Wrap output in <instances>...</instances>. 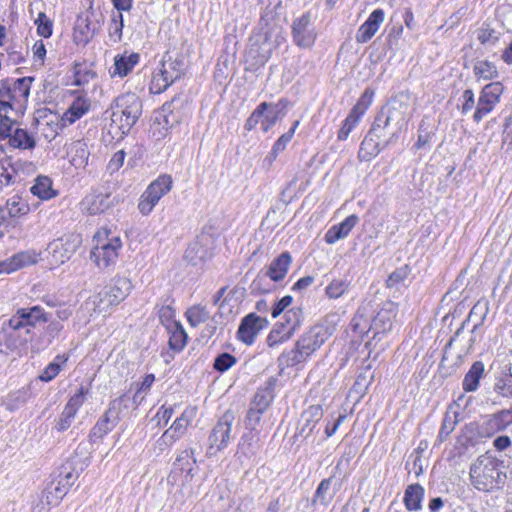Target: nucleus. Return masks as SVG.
I'll return each instance as SVG.
<instances>
[{"instance_id": "obj_1", "label": "nucleus", "mask_w": 512, "mask_h": 512, "mask_svg": "<svg viewBox=\"0 0 512 512\" xmlns=\"http://www.w3.org/2000/svg\"><path fill=\"white\" fill-rule=\"evenodd\" d=\"M90 259L101 270L115 266L123 247L120 233L116 229L101 227L93 237Z\"/></svg>"}, {"instance_id": "obj_2", "label": "nucleus", "mask_w": 512, "mask_h": 512, "mask_svg": "<svg viewBox=\"0 0 512 512\" xmlns=\"http://www.w3.org/2000/svg\"><path fill=\"white\" fill-rule=\"evenodd\" d=\"M501 464L502 462L488 453L479 456L470 468L473 486L485 492L500 488L505 479Z\"/></svg>"}, {"instance_id": "obj_3", "label": "nucleus", "mask_w": 512, "mask_h": 512, "mask_svg": "<svg viewBox=\"0 0 512 512\" xmlns=\"http://www.w3.org/2000/svg\"><path fill=\"white\" fill-rule=\"evenodd\" d=\"M110 109L112 124L126 135L142 114V101L135 93L127 92L116 97Z\"/></svg>"}, {"instance_id": "obj_4", "label": "nucleus", "mask_w": 512, "mask_h": 512, "mask_svg": "<svg viewBox=\"0 0 512 512\" xmlns=\"http://www.w3.org/2000/svg\"><path fill=\"white\" fill-rule=\"evenodd\" d=\"M403 98V96L394 98L386 108L379 112L373 123V131L392 126V135L396 136L399 132L407 129L413 110L410 107L408 98Z\"/></svg>"}, {"instance_id": "obj_5", "label": "nucleus", "mask_w": 512, "mask_h": 512, "mask_svg": "<svg viewBox=\"0 0 512 512\" xmlns=\"http://www.w3.org/2000/svg\"><path fill=\"white\" fill-rule=\"evenodd\" d=\"M33 78L5 79L0 82V112L21 110L27 103Z\"/></svg>"}, {"instance_id": "obj_6", "label": "nucleus", "mask_w": 512, "mask_h": 512, "mask_svg": "<svg viewBox=\"0 0 512 512\" xmlns=\"http://www.w3.org/2000/svg\"><path fill=\"white\" fill-rule=\"evenodd\" d=\"M288 106L289 101L285 98H281L277 103H260L246 120L245 128L252 130L261 123L263 131L267 132L286 115Z\"/></svg>"}, {"instance_id": "obj_7", "label": "nucleus", "mask_w": 512, "mask_h": 512, "mask_svg": "<svg viewBox=\"0 0 512 512\" xmlns=\"http://www.w3.org/2000/svg\"><path fill=\"white\" fill-rule=\"evenodd\" d=\"M173 187L172 177L162 174L153 180L141 194L137 208L143 216H148L160 199L168 194Z\"/></svg>"}, {"instance_id": "obj_8", "label": "nucleus", "mask_w": 512, "mask_h": 512, "mask_svg": "<svg viewBox=\"0 0 512 512\" xmlns=\"http://www.w3.org/2000/svg\"><path fill=\"white\" fill-rule=\"evenodd\" d=\"M80 245L75 235H64L54 239L47 246V260L51 268H57L71 259Z\"/></svg>"}, {"instance_id": "obj_9", "label": "nucleus", "mask_w": 512, "mask_h": 512, "mask_svg": "<svg viewBox=\"0 0 512 512\" xmlns=\"http://www.w3.org/2000/svg\"><path fill=\"white\" fill-rule=\"evenodd\" d=\"M503 92L504 86L498 81L490 82L481 89L476 104V110L473 114V120L476 123H479L495 109L500 103Z\"/></svg>"}, {"instance_id": "obj_10", "label": "nucleus", "mask_w": 512, "mask_h": 512, "mask_svg": "<svg viewBox=\"0 0 512 512\" xmlns=\"http://www.w3.org/2000/svg\"><path fill=\"white\" fill-rule=\"evenodd\" d=\"M235 421V415L232 411H226L213 427L208 441L209 451L215 453L226 448L232 439V425Z\"/></svg>"}, {"instance_id": "obj_11", "label": "nucleus", "mask_w": 512, "mask_h": 512, "mask_svg": "<svg viewBox=\"0 0 512 512\" xmlns=\"http://www.w3.org/2000/svg\"><path fill=\"white\" fill-rule=\"evenodd\" d=\"M270 35L271 33H265L264 36L258 35L250 39L247 56L254 59L255 65H264L271 57L273 50L284 40L281 33H277L275 42L271 43Z\"/></svg>"}, {"instance_id": "obj_12", "label": "nucleus", "mask_w": 512, "mask_h": 512, "mask_svg": "<svg viewBox=\"0 0 512 512\" xmlns=\"http://www.w3.org/2000/svg\"><path fill=\"white\" fill-rule=\"evenodd\" d=\"M111 193L105 189H93L80 202V208L89 215L104 213L113 206Z\"/></svg>"}, {"instance_id": "obj_13", "label": "nucleus", "mask_w": 512, "mask_h": 512, "mask_svg": "<svg viewBox=\"0 0 512 512\" xmlns=\"http://www.w3.org/2000/svg\"><path fill=\"white\" fill-rule=\"evenodd\" d=\"M292 35L295 44L299 47L309 48L315 43L317 34L311 24L310 12L304 13L293 21Z\"/></svg>"}, {"instance_id": "obj_14", "label": "nucleus", "mask_w": 512, "mask_h": 512, "mask_svg": "<svg viewBox=\"0 0 512 512\" xmlns=\"http://www.w3.org/2000/svg\"><path fill=\"white\" fill-rule=\"evenodd\" d=\"M193 450H184L180 452L173 464V470L170 479L173 482L177 481L178 476H182V485L190 483L194 477V470L196 467V460L193 457Z\"/></svg>"}, {"instance_id": "obj_15", "label": "nucleus", "mask_w": 512, "mask_h": 512, "mask_svg": "<svg viewBox=\"0 0 512 512\" xmlns=\"http://www.w3.org/2000/svg\"><path fill=\"white\" fill-rule=\"evenodd\" d=\"M128 401L129 398L125 395L113 400L110 403L109 408L106 411L104 417L100 419L94 426L92 430L93 435L97 437H103L104 435H106L113 427V425H110V423L115 422V420H117L121 407L123 405L126 406Z\"/></svg>"}, {"instance_id": "obj_16", "label": "nucleus", "mask_w": 512, "mask_h": 512, "mask_svg": "<svg viewBox=\"0 0 512 512\" xmlns=\"http://www.w3.org/2000/svg\"><path fill=\"white\" fill-rule=\"evenodd\" d=\"M330 334V329L324 326L323 323H316L297 343L299 347L307 350L311 355L326 341Z\"/></svg>"}, {"instance_id": "obj_17", "label": "nucleus", "mask_w": 512, "mask_h": 512, "mask_svg": "<svg viewBox=\"0 0 512 512\" xmlns=\"http://www.w3.org/2000/svg\"><path fill=\"white\" fill-rule=\"evenodd\" d=\"M214 303L218 305V317L220 319L230 320L235 318L239 312V302L235 297V292L229 291L227 288H221L214 300Z\"/></svg>"}, {"instance_id": "obj_18", "label": "nucleus", "mask_w": 512, "mask_h": 512, "mask_svg": "<svg viewBox=\"0 0 512 512\" xmlns=\"http://www.w3.org/2000/svg\"><path fill=\"white\" fill-rule=\"evenodd\" d=\"M384 18L385 13L382 9L372 11L367 20L358 28L355 36L356 41L358 43L368 42L377 33Z\"/></svg>"}, {"instance_id": "obj_19", "label": "nucleus", "mask_w": 512, "mask_h": 512, "mask_svg": "<svg viewBox=\"0 0 512 512\" xmlns=\"http://www.w3.org/2000/svg\"><path fill=\"white\" fill-rule=\"evenodd\" d=\"M132 288L131 281L125 277H117L104 292V298L101 302L107 301L108 304H118L124 300Z\"/></svg>"}, {"instance_id": "obj_20", "label": "nucleus", "mask_w": 512, "mask_h": 512, "mask_svg": "<svg viewBox=\"0 0 512 512\" xmlns=\"http://www.w3.org/2000/svg\"><path fill=\"white\" fill-rule=\"evenodd\" d=\"M358 222L359 217L355 214L346 217L341 223L333 225L327 230L324 236L325 242L327 244H334L346 238Z\"/></svg>"}, {"instance_id": "obj_21", "label": "nucleus", "mask_w": 512, "mask_h": 512, "mask_svg": "<svg viewBox=\"0 0 512 512\" xmlns=\"http://www.w3.org/2000/svg\"><path fill=\"white\" fill-rule=\"evenodd\" d=\"M323 417V410L319 405L308 407L301 415L298 427V434L304 438L310 436L317 423Z\"/></svg>"}, {"instance_id": "obj_22", "label": "nucleus", "mask_w": 512, "mask_h": 512, "mask_svg": "<svg viewBox=\"0 0 512 512\" xmlns=\"http://www.w3.org/2000/svg\"><path fill=\"white\" fill-rule=\"evenodd\" d=\"M90 100L85 96L76 97L68 109L63 113L61 121L64 126L72 125L89 112Z\"/></svg>"}, {"instance_id": "obj_23", "label": "nucleus", "mask_w": 512, "mask_h": 512, "mask_svg": "<svg viewBox=\"0 0 512 512\" xmlns=\"http://www.w3.org/2000/svg\"><path fill=\"white\" fill-rule=\"evenodd\" d=\"M139 61L140 55L135 52L116 55L114 58V64L111 67L109 73L112 77L123 78L134 69Z\"/></svg>"}, {"instance_id": "obj_24", "label": "nucleus", "mask_w": 512, "mask_h": 512, "mask_svg": "<svg viewBox=\"0 0 512 512\" xmlns=\"http://www.w3.org/2000/svg\"><path fill=\"white\" fill-rule=\"evenodd\" d=\"M298 324L299 322H277L267 337L268 345L273 347L290 339L296 331Z\"/></svg>"}, {"instance_id": "obj_25", "label": "nucleus", "mask_w": 512, "mask_h": 512, "mask_svg": "<svg viewBox=\"0 0 512 512\" xmlns=\"http://www.w3.org/2000/svg\"><path fill=\"white\" fill-rule=\"evenodd\" d=\"M169 334L168 345L174 353H180L186 346L188 335L180 322H168L166 326Z\"/></svg>"}, {"instance_id": "obj_26", "label": "nucleus", "mask_w": 512, "mask_h": 512, "mask_svg": "<svg viewBox=\"0 0 512 512\" xmlns=\"http://www.w3.org/2000/svg\"><path fill=\"white\" fill-rule=\"evenodd\" d=\"M291 263V255L288 252H283L271 262L266 275L274 282L281 281L285 278Z\"/></svg>"}, {"instance_id": "obj_27", "label": "nucleus", "mask_w": 512, "mask_h": 512, "mask_svg": "<svg viewBox=\"0 0 512 512\" xmlns=\"http://www.w3.org/2000/svg\"><path fill=\"white\" fill-rule=\"evenodd\" d=\"M195 414V408L185 409L183 413L178 418H176L170 428L166 430V432L173 436L175 441L179 440L186 433L188 426L191 424L193 418L195 417Z\"/></svg>"}, {"instance_id": "obj_28", "label": "nucleus", "mask_w": 512, "mask_h": 512, "mask_svg": "<svg viewBox=\"0 0 512 512\" xmlns=\"http://www.w3.org/2000/svg\"><path fill=\"white\" fill-rule=\"evenodd\" d=\"M68 154L75 168H85L88 164L90 151L85 141L78 140L71 144Z\"/></svg>"}, {"instance_id": "obj_29", "label": "nucleus", "mask_w": 512, "mask_h": 512, "mask_svg": "<svg viewBox=\"0 0 512 512\" xmlns=\"http://www.w3.org/2000/svg\"><path fill=\"white\" fill-rule=\"evenodd\" d=\"M274 385L275 380L270 378L264 388H259L254 396L251 407L265 412L274 398Z\"/></svg>"}, {"instance_id": "obj_30", "label": "nucleus", "mask_w": 512, "mask_h": 512, "mask_svg": "<svg viewBox=\"0 0 512 512\" xmlns=\"http://www.w3.org/2000/svg\"><path fill=\"white\" fill-rule=\"evenodd\" d=\"M156 71L168 82L173 84L182 75V65L180 61L172 59L171 56H165Z\"/></svg>"}, {"instance_id": "obj_31", "label": "nucleus", "mask_w": 512, "mask_h": 512, "mask_svg": "<svg viewBox=\"0 0 512 512\" xmlns=\"http://www.w3.org/2000/svg\"><path fill=\"white\" fill-rule=\"evenodd\" d=\"M310 354L307 350L298 346L296 343V347L288 352L282 353L278 358V366L281 370H284L287 367L295 366L299 363L304 362Z\"/></svg>"}, {"instance_id": "obj_32", "label": "nucleus", "mask_w": 512, "mask_h": 512, "mask_svg": "<svg viewBox=\"0 0 512 512\" xmlns=\"http://www.w3.org/2000/svg\"><path fill=\"white\" fill-rule=\"evenodd\" d=\"M483 374L484 364L481 361L474 362L463 379L462 387L464 391H476L479 387V382L480 379L483 377Z\"/></svg>"}, {"instance_id": "obj_33", "label": "nucleus", "mask_w": 512, "mask_h": 512, "mask_svg": "<svg viewBox=\"0 0 512 512\" xmlns=\"http://www.w3.org/2000/svg\"><path fill=\"white\" fill-rule=\"evenodd\" d=\"M8 143L13 148L33 149L35 147L34 138L22 128H15L12 133H8Z\"/></svg>"}, {"instance_id": "obj_34", "label": "nucleus", "mask_w": 512, "mask_h": 512, "mask_svg": "<svg viewBox=\"0 0 512 512\" xmlns=\"http://www.w3.org/2000/svg\"><path fill=\"white\" fill-rule=\"evenodd\" d=\"M30 191L41 200H49L56 196V191L52 188V181L47 176H38Z\"/></svg>"}, {"instance_id": "obj_35", "label": "nucleus", "mask_w": 512, "mask_h": 512, "mask_svg": "<svg viewBox=\"0 0 512 512\" xmlns=\"http://www.w3.org/2000/svg\"><path fill=\"white\" fill-rule=\"evenodd\" d=\"M424 496V489L420 484L409 485L404 494V504L410 511H416L421 508V502Z\"/></svg>"}, {"instance_id": "obj_36", "label": "nucleus", "mask_w": 512, "mask_h": 512, "mask_svg": "<svg viewBox=\"0 0 512 512\" xmlns=\"http://www.w3.org/2000/svg\"><path fill=\"white\" fill-rule=\"evenodd\" d=\"M473 72L477 81H491L498 77L496 65L488 60L477 61L474 64Z\"/></svg>"}, {"instance_id": "obj_37", "label": "nucleus", "mask_w": 512, "mask_h": 512, "mask_svg": "<svg viewBox=\"0 0 512 512\" xmlns=\"http://www.w3.org/2000/svg\"><path fill=\"white\" fill-rule=\"evenodd\" d=\"M263 323L268 322H241L237 332L238 339L245 344H252L257 334L264 328Z\"/></svg>"}, {"instance_id": "obj_38", "label": "nucleus", "mask_w": 512, "mask_h": 512, "mask_svg": "<svg viewBox=\"0 0 512 512\" xmlns=\"http://www.w3.org/2000/svg\"><path fill=\"white\" fill-rule=\"evenodd\" d=\"M332 481L333 477H329L319 483L314 493L312 504L319 502L322 506L327 507L331 503L334 497V492H331Z\"/></svg>"}, {"instance_id": "obj_39", "label": "nucleus", "mask_w": 512, "mask_h": 512, "mask_svg": "<svg viewBox=\"0 0 512 512\" xmlns=\"http://www.w3.org/2000/svg\"><path fill=\"white\" fill-rule=\"evenodd\" d=\"M7 213L11 218L22 217L29 213V204L19 195H13L6 201Z\"/></svg>"}, {"instance_id": "obj_40", "label": "nucleus", "mask_w": 512, "mask_h": 512, "mask_svg": "<svg viewBox=\"0 0 512 512\" xmlns=\"http://www.w3.org/2000/svg\"><path fill=\"white\" fill-rule=\"evenodd\" d=\"M67 360L68 357L65 355H57L54 361L49 363V365L40 374L39 379L43 382H49L53 380L59 374L62 365H64Z\"/></svg>"}, {"instance_id": "obj_41", "label": "nucleus", "mask_w": 512, "mask_h": 512, "mask_svg": "<svg viewBox=\"0 0 512 512\" xmlns=\"http://www.w3.org/2000/svg\"><path fill=\"white\" fill-rule=\"evenodd\" d=\"M19 320H47L51 315L45 313L40 306L21 308L17 310Z\"/></svg>"}, {"instance_id": "obj_42", "label": "nucleus", "mask_w": 512, "mask_h": 512, "mask_svg": "<svg viewBox=\"0 0 512 512\" xmlns=\"http://www.w3.org/2000/svg\"><path fill=\"white\" fill-rule=\"evenodd\" d=\"M40 260V253L35 250H27L13 255V261L16 262L18 269L32 264H36Z\"/></svg>"}, {"instance_id": "obj_43", "label": "nucleus", "mask_w": 512, "mask_h": 512, "mask_svg": "<svg viewBox=\"0 0 512 512\" xmlns=\"http://www.w3.org/2000/svg\"><path fill=\"white\" fill-rule=\"evenodd\" d=\"M15 177V170L8 158L0 159V190L10 185Z\"/></svg>"}, {"instance_id": "obj_44", "label": "nucleus", "mask_w": 512, "mask_h": 512, "mask_svg": "<svg viewBox=\"0 0 512 512\" xmlns=\"http://www.w3.org/2000/svg\"><path fill=\"white\" fill-rule=\"evenodd\" d=\"M360 119H361V116L350 111V113L344 120L343 125L338 132V136H337L338 140H340V141L346 140L348 138L349 134L357 126Z\"/></svg>"}, {"instance_id": "obj_45", "label": "nucleus", "mask_w": 512, "mask_h": 512, "mask_svg": "<svg viewBox=\"0 0 512 512\" xmlns=\"http://www.w3.org/2000/svg\"><path fill=\"white\" fill-rule=\"evenodd\" d=\"M123 27L122 13H113L109 24V36L114 42L121 40Z\"/></svg>"}, {"instance_id": "obj_46", "label": "nucleus", "mask_w": 512, "mask_h": 512, "mask_svg": "<svg viewBox=\"0 0 512 512\" xmlns=\"http://www.w3.org/2000/svg\"><path fill=\"white\" fill-rule=\"evenodd\" d=\"M457 424L456 414L455 413H446L444 415L442 425L438 434L439 442H443L447 439L449 434L455 429Z\"/></svg>"}, {"instance_id": "obj_47", "label": "nucleus", "mask_w": 512, "mask_h": 512, "mask_svg": "<svg viewBox=\"0 0 512 512\" xmlns=\"http://www.w3.org/2000/svg\"><path fill=\"white\" fill-rule=\"evenodd\" d=\"M35 25L37 26V34L39 36L49 38L52 35L53 23L44 12L38 14Z\"/></svg>"}, {"instance_id": "obj_48", "label": "nucleus", "mask_w": 512, "mask_h": 512, "mask_svg": "<svg viewBox=\"0 0 512 512\" xmlns=\"http://www.w3.org/2000/svg\"><path fill=\"white\" fill-rule=\"evenodd\" d=\"M374 97V91L371 89H366L357 103L353 106L351 109L352 112L359 116H363L366 112V110L369 108V106L372 104Z\"/></svg>"}, {"instance_id": "obj_49", "label": "nucleus", "mask_w": 512, "mask_h": 512, "mask_svg": "<svg viewBox=\"0 0 512 512\" xmlns=\"http://www.w3.org/2000/svg\"><path fill=\"white\" fill-rule=\"evenodd\" d=\"M348 290V282L342 279L333 280L326 287V295L329 298L337 299L341 297Z\"/></svg>"}, {"instance_id": "obj_50", "label": "nucleus", "mask_w": 512, "mask_h": 512, "mask_svg": "<svg viewBox=\"0 0 512 512\" xmlns=\"http://www.w3.org/2000/svg\"><path fill=\"white\" fill-rule=\"evenodd\" d=\"M489 311L487 300H479L469 311L467 320H485Z\"/></svg>"}, {"instance_id": "obj_51", "label": "nucleus", "mask_w": 512, "mask_h": 512, "mask_svg": "<svg viewBox=\"0 0 512 512\" xmlns=\"http://www.w3.org/2000/svg\"><path fill=\"white\" fill-rule=\"evenodd\" d=\"M170 85L164 77L160 75L157 71H155L152 75V79L150 82L149 90L152 94H160L165 91Z\"/></svg>"}, {"instance_id": "obj_52", "label": "nucleus", "mask_w": 512, "mask_h": 512, "mask_svg": "<svg viewBox=\"0 0 512 512\" xmlns=\"http://www.w3.org/2000/svg\"><path fill=\"white\" fill-rule=\"evenodd\" d=\"M88 393V389L83 385L79 388V390L70 397L65 407L73 410V412L77 413L78 409L82 406L85 401V396Z\"/></svg>"}, {"instance_id": "obj_53", "label": "nucleus", "mask_w": 512, "mask_h": 512, "mask_svg": "<svg viewBox=\"0 0 512 512\" xmlns=\"http://www.w3.org/2000/svg\"><path fill=\"white\" fill-rule=\"evenodd\" d=\"M236 363V358L229 353H222L216 357L214 368L219 372H225Z\"/></svg>"}, {"instance_id": "obj_54", "label": "nucleus", "mask_w": 512, "mask_h": 512, "mask_svg": "<svg viewBox=\"0 0 512 512\" xmlns=\"http://www.w3.org/2000/svg\"><path fill=\"white\" fill-rule=\"evenodd\" d=\"M75 415H76V413L73 412V410H70L69 408L64 407V409L55 425V428L59 432H63L65 430H67L71 426V423H72L73 419L75 418Z\"/></svg>"}, {"instance_id": "obj_55", "label": "nucleus", "mask_w": 512, "mask_h": 512, "mask_svg": "<svg viewBox=\"0 0 512 512\" xmlns=\"http://www.w3.org/2000/svg\"><path fill=\"white\" fill-rule=\"evenodd\" d=\"M205 256L206 251L203 249L199 242L191 243L185 252V257L194 263H196L197 260H203Z\"/></svg>"}, {"instance_id": "obj_56", "label": "nucleus", "mask_w": 512, "mask_h": 512, "mask_svg": "<svg viewBox=\"0 0 512 512\" xmlns=\"http://www.w3.org/2000/svg\"><path fill=\"white\" fill-rule=\"evenodd\" d=\"M462 104L460 111L462 114L471 112L474 108L476 109L474 92L471 89H466L461 95Z\"/></svg>"}, {"instance_id": "obj_57", "label": "nucleus", "mask_w": 512, "mask_h": 512, "mask_svg": "<svg viewBox=\"0 0 512 512\" xmlns=\"http://www.w3.org/2000/svg\"><path fill=\"white\" fill-rule=\"evenodd\" d=\"M495 391L504 397H512V377L508 374L495 384Z\"/></svg>"}, {"instance_id": "obj_58", "label": "nucleus", "mask_w": 512, "mask_h": 512, "mask_svg": "<svg viewBox=\"0 0 512 512\" xmlns=\"http://www.w3.org/2000/svg\"><path fill=\"white\" fill-rule=\"evenodd\" d=\"M186 320H205L209 318L206 308L200 304L194 305L185 312Z\"/></svg>"}, {"instance_id": "obj_59", "label": "nucleus", "mask_w": 512, "mask_h": 512, "mask_svg": "<svg viewBox=\"0 0 512 512\" xmlns=\"http://www.w3.org/2000/svg\"><path fill=\"white\" fill-rule=\"evenodd\" d=\"M252 439L253 437L250 434H244L240 439L236 454H242L245 457H251L254 454L252 449Z\"/></svg>"}, {"instance_id": "obj_60", "label": "nucleus", "mask_w": 512, "mask_h": 512, "mask_svg": "<svg viewBox=\"0 0 512 512\" xmlns=\"http://www.w3.org/2000/svg\"><path fill=\"white\" fill-rule=\"evenodd\" d=\"M14 122L9 117V112H0V136L8 138V133H12Z\"/></svg>"}, {"instance_id": "obj_61", "label": "nucleus", "mask_w": 512, "mask_h": 512, "mask_svg": "<svg viewBox=\"0 0 512 512\" xmlns=\"http://www.w3.org/2000/svg\"><path fill=\"white\" fill-rule=\"evenodd\" d=\"M175 100L170 103H165L160 112V116L163 117V121L169 127H172L175 123L178 122V118L173 115L172 106Z\"/></svg>"}, {"instance_id": "obj_62", "label": "nucleus", "mask_w": 512, "mask_h": 512, "mask_svg": "<svg viewBox=\"0 0 512 512\" xmlns=\"http://www.w3.org/2000/svg\"><path fill=\"white\" fill-rule=\"evenodd\" d=\"M291 139V133H285L279 137L272 147L270 163L277 157L278 153L285 149Z\"/></svg>"}, {"instance_id": "obj_63", "label": "nucleus", "mask_w": 512, "mask_h": 512, "mask_svg": "<svg viewBox=\"0 0 512 512\" xmlns=\"http://www.w3.org/2000/svg\"><path fill=\"white\" fill-rule=\"evenodd\" d=\"M407 276H408L407 268L406 267L399 268L389 275V277L386 281V284L388 287H394L397 284L403 282Z\"/></svg>"}, {"instance_id": "obj_64", "label": "nucleus", "mask_w": 512, "mask_h": 512, "mask_svg": "<svg viewBox=\"0 0 512 512\" xmlns=\"http://www.w3.org/2000/svg\"><path fill=\"white\" fill-rule=\"evenodd\" d=\"M494 420L498 429L506 428L508 425L512 424V408L500 411L495 415Z\"/></svg>"}]
</instances>
